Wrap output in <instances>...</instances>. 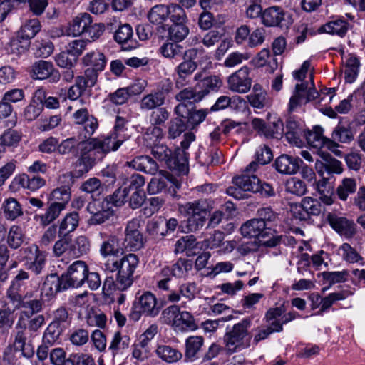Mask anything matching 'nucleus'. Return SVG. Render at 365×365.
I'll return each instance as SVG.
<instances>
[{"label": "nucleus", "mask_w": 365, "mask_h": 365, "mask_svg": "<svg viewBox=\"0 0 365 365\" xmlns=\"http://www.w3.org/2000/svg\"><path fill=\"white\" fill-rule=\"evenodd\" d=\"M139 264V258L135 254L130 253L121 258L113 257L108 259L104 263L105 270L117 272L115 280L113 278H106L103 289L108 294L113 291H125L128 289L134 282V274Z\"/></svg>", "instance_id": "f257e3e1"}, {"label": "nucleus", "mask_w": 365, "mask_h": 365, "mask_svg": "<svg viewBox=\"0 0 365 365\" xmlns=\"http://www.w3.org/2000/svg\"><path fill=\"white\" fill-rule=\"evenodd\" d=\"M252 319L243 318L232 327L227 326L223 336L224 349L229 355L240 352L250 346L252 334L250 329Z\"/></svg>", "instance_id": "f03ea898"}, {"label": "nucleus", "mask_w": 365, "mask_h": 365, "mask_svg": "<svg viewBox=\"0 0 365 365\" xmlns=\"http://www.w3.org/2000/svg\"><path fill=\"white\" fill-rule=\"evenodd\" d=\"M133 311L130 317L138 320L142 314L155 317L160 313L161 306L158 304L156 297L150 292H145L137 297L133 304Z\"/></svg>", "instance_id": "7ed1b4c3"}, {"label": "nucleus", "mask_w": 365, "mask_h": 365, "mask_svg": "<svg viewBox=\"0 0 365 365\" xmlns=\"http://www.w3.org/2000/svg\"><path fill=\"white\" fill-rule=\"evenodd\" d=\"M172 88L173 85L170 81L162 82L157 89L142 97L139 103L140 108L143 111H150L163 107Z\"/></svg>", "instance_id": "20e7f679"}, {"label": "nucleus", "mask_w": 365, "mask_h": 365, "mask_svg": "<svg viewBox=\"0 0 365 365\" xmlns=\"http://www.w3.org/2000/svg\"><path fill=\"white\" fill-rule=\"evenodd\" d=\"M66 352L61 347L52 349L49 360L52 365H96L93 357L86 354H71L66 358Z\"/></svg>", "instance_id": "39448f33"}, {"label": "nucleus", "mask_w": 365, "mask_h": 365, "mask_svg": "<svg viewBox=\"0 0 365 365\" xmlns=\"http://www.w3.org/2000/svg\"><path fill=\"white\" fill-rule=\"evenodd\" d=\"M126 140L124 134L111 132L103 139L91 138L88 143L96 150L99 155V159L111 152L116 151Z\"/></svg>", "instance_id": "423d86ee"}, {"label": "nucleus", "mask_w": 365, "mask_h": 365, "mask_svg": "<svg viewBox=\"0 0 365 365\" xmlns=\"http://www.w3.org/2000/svg\"><path fill=\"white\" fill-rule=\"evenodd\" d=\"M262 24L266 27L287 29L292 24L289 15L280 6L265 9L262 15Z\"/></svg>", "instance_id": "0eeeda50"}, {"label": "nucleus", "mask_w": 365, "mask_h": 365, "mask_svg": "<svg viewBox=\"0 0 365 365\" xmlns=\"http://www.w3.org/2000/svg\"><path fill=\"white\" fill-rule=\"evenodd\" d=\"M26 267L34 274H41L46 266V255L36 245H31L22 250Z\"/></svg>", "instance_id": "6e6552de"}, {"label": "nucleus", "mask_w": 365, "mask_h": 365, "mask_svg": "<svg viewBox=\"0 0 365 365\" xmlns=\"http://www.w3.org/2000/svg\"><path fill=\"white\" fill-rule=\"evenodd\" d=\"M250 72V68L245 66L232 73L227 78L228 88L237 93H247L250 90L252 83Z\"/></svg>", "instance_id": "1a4fd4ad"}, {"label": "nucleus", "mask_w": 365, "mask_h": 365, "mask_svg": "<svg viewBox=\"0 0 365 365\" xmlns=\"http://www.w3.org/2000/svg\"><path fill=\"white\" fill-rule=\"evenodd\" d=\"M327 220L331 227L341 235L351 237L356 234V225L354 221L340 212L336 211L328 212Z\"/></svg>", "instance_id": "9d476101"}, {"label": "nucleus", "mask_w": 365, "mask_h": 365, "mask_svg": "<svg viewBox=\"0 0 365 365\" xmlns=\"http://www.w3.org/2000/svg\"><path fill=\"white\" fill-rule=\"evenodd\" d=\"M96 241L99 245V253L103 257H117L122 251L120 239L115 235L101 231L98 233Z\"/></svg>", "instance_id": "9b49d317"}, {"label": "nucleus", "mask_w": 365, "mask_h": 365, "mask_svg": "<svg viewBox=\"0 0 365 365\" xmlns=\"http://www.w3.org/2000/svg\"><path fill=\"white\" fill-rule=\"evenodd\" d=\"M88 267L85 262L77 260L71 264L66 272L62 274L68 288L80 287L86 281Z\"/></svg>", "instance_id": "f8f14e48"}, {"label": "nucleus", "mask_w": 365, "mask_h": 365, "mask_svg": "<svg viewBox=\"0 0 365 365\" xmlns=\"http://www.w3.org/2000/svg\"><path fill=\"white\" fill-rule=\"evenodd\" d=\"M140 220L133 218L128 221L125 229V238L123 244L126 249L130 251H136L143 246V235L139 230Z\"/></svg>", "instance_id": "ddd939ff"}, {"label": "nucleus", "mask_w": 365, "mask_h": 365, "mask_svg": "<svg viewBox=\"0 0 365 365\" xmlns=\"http://www.w3.org/2000/svg\"><path fill=\"white\" fill-rule=\"evenodd\" d=\"M30 278L29 273L23 269H18L15 276L11 281L9 288L6 289V297L12 303L17 299H20L26 293L28 287V281Z\"/></svg>", "instance_id": "4468645a"}, {"label": "nucleus", "mask_w": 365, "mask_h": 365, "mask_svg": "<svg viewBox=\"0 0 365 365\" xmlns=\"http://www.w3.org/2000/svg\"><path fill=\"white\" fill-rule=\"evenodd\" d=\"M86 148H81V155L75 164V175L80 177L87 173L95 165L96 160H99V155L95 149L87 142Z\"/></svg>", "instance_id": "2eb2a0df"}, {"label": "nucleus", "mask_w": 365, "mask_h": 365, "mask_svg": "<svg viewBox=\"0 0 365 365\" xmlns=\"http://www.w3.org/2000/svg\"><path fill=\"white\" fill-rule=\"evenodd\" d=\"M68 288L61 275L59 277L56 273L48 274L41 287V297H47L50 299L54 297L58 293L64 292Z\"/></svg>", "instance_id": "dca6fc26"}, {"label": "nucleus", "mask_w": 365, "mask_h": 365, "mask_svg": "<svg viewBox=\"0 0 365 365\" xmlns=\"http://www.w3.org/2000/svg\"><path fill=\"white\" fill-rule=\"evenodd\" d=\"M272 231L271 227H267L265 222L258 217L247 220L240 227L242 235L247 237L264 239L268 237Z\"/></svg>", "instance_id": "f3484780"}, {"label": "nucleus", "mask_w": 365, "mask_h": 365, "mask_svg": "<svg viewBox=\"0 0 365 365\" xmlns=\"http://www.w3.org/2000/svg\"><path fill=\"white\" fill-rule=\"evenodd\" d=\"M31 77L39 80L48 78L50 83H56L61 79V73L51 62L40 60L32 66Z\"/></svg>", "instance_id": "a211bd4d"}, {"label": "nucleus", "mask_w": 365, "mask_h": 365, "mask_svg": "<svg viewBox=\"0 0 365 365\" xmlns=\"http://www.w3.org/2000/svg\"><path fill=\"white\" fill-rule=\"evenodd\" d=\"M174 112L177 116L182 117L186 120L187 124L192 128L203 122L208 114L207 109H190L187 104L183 103L178 104L175 107Z\"/></svg>", "instance_id": "6ab92c4d"}, {"label": "nucleus", "mask_w": 365, "mask_h": 365, "mask_svg": "<svg viewBox=\"0 0 365 365\" xmlns=\"http://www.w3.org/2000/svg\"><path fill=\"white\" fill-rule=\"evenodd\" d=\"M130 342L131 339L128 335L120 331H115L108 346V350L113 358L118 359L123 358L128 352Z\"/></svg>", "instance_id": "aec40b11"}, {"label": "nucleus", "mask_w": 365, "mask_h": 365, "mask_svg": "<svg viewBox=\"0 0 365 365\" xmlns=\"http://www.w3.org/2000/svg\"><path fill=\"white\" fill-rule=\"evenodd\" d=\"M74 123L83 125L84 138H90L98 126L97 119L86 108H80L73 113Z\"/></svg>", "instance_id": "412c9836"}, {"label": "nucleus", "mask_w": 365, "mask_h": 365, "mask_svg": "<svg viewBox=\"0 0 365 365\" xmlns=\"http://www.w3.org/2000/svg\"><path fill=\"white\" fill-rule=\"evenodd\" d=\"M302 164L303 160L299 157L283 154L277 158L274 165L279 173L293 175L299 171Z\"/></svg>", "instance_id": "4be33fe9"}, {"label": "nucleus", "mask_w": 365, "mask_h": 365, "mask_svg": "<svg viewBox=\"0 0 365 365\" xmlns=\"http://www.w3.org/2000/svg\"><path fill=\"white\" fill-rule=\"evenodd\" d=\"M197 65L193 61H184L175 69L177 74L175 84L178 88H182L190 83V78L193 72L197 69Z\"/></svg>", "instance_id": "5701e85b"}, {"label": "nucleus", "mask_w": 365, "mask_h": 365, "mask_svg": "<svg viewBox=\"0 0 365 365\" xmlns=\"http://www.w3.org/2000/svg\"><path fill=\"white\" fill-rule=\"evenodd\" d=\"M34 292H26L20 299L12 302L17 308H24L27 309V314L34 315L40 312L43 309V300L41 299H31Z\"/></svg>", "instance_id": "b1692460"}, {"label": "nucleus", "mask_w": 365, "mask_h": 365, "mask_svg": "<svg viewBox=\"0 0 365 365\" xmlns=\"http://www.w3.org/2000/svg\"><path fill=\"white\" fill-rule=\"evenodd\" d=\"M211 207V201L199 199L178 205V211L184 215H205Z\"/></svg>", "instance_id": "393cba45"}, {"label": "nucleus", "mask_w": 365, "mask_h": 365, "mask_svg": "<svg viewBox=\"0 0 365 365\" xmlns=\"http://www.w3.org/2000/svg\"><path fill=\"white\" fill-rule=\"evenodd\" d=\"M91 16L88 13H81L69 24L66 33L68 36H78L85 35L91 24Z\"/></svg>", "instance_id": "a878e982"}, {"label": "nucleus", "mask_w": 365, "mask_h": 365, "mask_svg": "<svg viewBox=\"0 0 365 365\" xmlns=\"http://www.w3.org/2000/svg\"><path fill=\"white\" fill-rule=\"evenodd\" d=\"M205 339L202 336H190L185 342V357L188 361H194L199 358V354L204 346Z\"/></svg>", "instance_id": "bb28decb"}, {"label": "nucleus", "mask_w": 365, "mask_h": 365, "mask_svg": "<svg viewBox=\"0 0 365 365\" xmlns=\"http://www.w3.org/2000/svg\"><path fill=\"white\" fill-rule=\"evenodd\" d=\"M87 142L79 141L75 137L68 138L58 141L57 147V153L63 156H77L78 150L83 148H86Z\"/></svg>", "instance_id": "cd10ccee"}, {"label": "nucleus", "mask_w": 365, "mask_h": 365, "mask_svg": "<svg viewBox=\"0 0 365 365\" xmlns=\"http://www.w3.org/2000/svg\"><path fill=\"white\" fill-rule=\"evenodd\" d=\"M167 167L179 175H185L188 171V160L184 150L177 149L170 156Z\"/></svg>", "instance_id": "c85d7f7f"}, {"label": "nucleus", "mask_w": 365, "mask_h": 365, "mask_svg": "<svg viewBox=\"0 0 365 365\" xmlns=\"http://www.w3.org/2000/svg\"><path fill=\"white\" fill-rule=\"evenodd\" d=\"M128 165L133 169L150 175H155L159 168L158 163L148 155L137 156Z\"/></svg>", "instance_id": "c756f323"}, {"label": "nucleus", "mask_w": 365, "mask_h": 365, "mask_svg": "<svg viewBox=\"0 0 365 365\" xmlns=\"http://www.w3.org/2000/svg\"><path fill=\"white\" fill-rule=\"evenodd\" d=\"M14 351L20 352L23 357L31 359L35 354L34 346L28 335L14 336L11 347Z\"/></svg>", "instance_id": "7c9ffc66"}, {"label": "nucleus", "mask_w": 365, "mask_h": 365, "mask_svg": "<svg viewBox=\"0 0 365 365\" xmlns=\"http://www.w3.org/2000/svg\"><path fill=\"white\" fill-rule=\"evenodd\" d=\"M354 138L351 123L349 121L339 120L332 131L331 139L341 143H349Z\"/></svg>", "instance_id": "2f4dec72"}, {"label": "nucleus", "mask_w": 365, "mask_h": 365, "mask_svg": "<svg viewBox=\"0 0 365 365\" xmlns=\"http://www.w3.org/2000/svg\"><path fill=\"white\" fill-rule=\"evenodd\" d=\"M133 29L130 25L125 24L119 26L114 35L115 40L122 44L123 49L130 50L136 47V42L133 39Z\"/></svg>", "instance_id": "473e14b6"}, {"label": "nucleus", "mask_w": 365, "mask_h": 365, "mask_svg": "<svg viewBox=\"0 0 365 365\" xmlns=\"http://www.w3.org/2000/svg\"><path fill=\"white\" fill-rule=\"evenodd\" d=\"M15 181L23 188L34 192L46 185V180L39 175H29L23 173L15 178Z\"/></svg>", "instance_id": "72a5a7b5"}, {"label": "nucleus", "mask_w": 365, "mask_h": 365, "mask_svg": "<svg viewBox=\"0 0 365 365\" xmlns=\"http://www.w3.org/2000/svg\"><path fill=\"white\" fill-rule=\"evenodd\" d=\"M316 190L319 195L320 200L326 205H331L334 202V189L327 178H322L316 183Z\"/></svg>", "instance_id": "f704fd0d"}, {"label": "nucleus", "mask_w": 365, "mask_h": 365, "mask_svg": "<svg viewBox=\"0 0 365 365\" xmlns=\"http://www.w3.org/2000/svg\"><path fill=\"white\" fill-rule=\"evenodd\" d=\"M192 268V263L190 260L187 259L180 258L171 268L166 267L162 269V274L163 276H173L178 278L184 277L187 274V272Z\"/></svg>", "instance_id": "c9c22d12"}, {"label": "nucleus", "mask_w": 365, "mask_h": 365, "mask_svg": "<svg viewBox=\"0 0 365 365\" xmlns=\"http://www.w3.org/2000/svg\"><path fill=\"white\" fill-rule=\"evenodd\" d=\"M349 29V24L342 19H337L331 21L324 25H322L319 29L320 33H327L330 34H335L340 37H344L346 34Z\"/></svg>", "instance_id": "e433bc0d"}, {"label": "nucleus", "mask_w": 365, "mask_h": 365, "mask_svg": "<svg viewBox=\"0 0 365 365\" xmlns=\"http://www.w3.org/2000/svg\"><path fill=\"white\" fill-rule=\"evenodd\" d=\"M1 208L7 220L14 221L24 215L21 205L14 197L6 199L3 202Z\"/></svg>", "instance_id": "4c0bfd02"}, {"label": "nucleus", "mask_w": 365, "mask_h": 365, "mask_svg": "<svg viewBox=\"0 0 365 365\" xmlns=\"http://www.w3.org/2000/svg\"><path fill=\"white\" fill-rule=\"evenodd\" d=\"M41 25L38 19H26L18 31L19 37L30 41L41 31Z\"/></svg>", "instance_id": "58836bf2"}, {"label": "nucleus", "mask_w": 365, "mask_h": 365, "mask_svg": "<svg viewBox=\"0 0 365 365\" xmlns=\"http://www.w3.org/2000/svg\"><path fill=\"white\" fill-rule=\"evenodd\" d=\"M82 62L85 66L97 71H103L107 61L103 53L98 51H93L87 53L83 57Z\"/></svg>", "instance_id": "ea45409f"}, {"label": "nucleus", "mask_w": 365, "mask_h": 365, "mask_svg": "<svg viewBox=\"0 0 365 365\" xmlns=\"http://www.w3.org/2000/svg\"><path fill=\"white\" fill-rule=\"evenodd\" d=\"M303 129L293 117L289 116L286 120L284 127L285 136L290 143L298 144L302 135Z\"/></svg>", "instance_id": "a19ab883"}, {"label": "nucleus", "mask_w": 365, "mask_h": 365, "mask_svg": "<svg viewBox=\"0 0 365 365\" xmlns=\"http://www.w3.org/2000/svg\"><path fill=\"white\" fill-rule=\"evenodd\" d=\"M91 249V243L85 235L77 237L73 242H70L69 256L73 258L80 257L88 253Z\"/></svg>", "instance_id": "79ce46f5"}, {"label": "nucleus", "mask_w": 365, "mask_h": 365, "mask_svg": "<svg viewBox=\"0 0 365 365\" xmlns=\"http://www.w3.org/2000/svg\"><path fill=\"white\" fill-rule=\"evenodd\" d=\"M79 224V215L72 212L66 215L59 224L58 236H68L76 230Z\"/></svg>", "instance_id": "37998d69"}, {"label": "nucleus", "mask_w": 365, "mask_h": 365, "mask_svg": "<svg viewBox=\"0 0 365 365\" xmlns=\"http://www.w3.org/2000/svg\"><path fill=\"white\" fill-rule=\"evenodd\" d=\"M155 354L162 361L169 364L178 362L182 358L180 351L168 345H159Z\"/></svg>", "instance_id": "c03bdc74"}, {"label": "nucleus", "mask_w": 365, "mask_h": 365, "mask_svg": "<svg viewBox=\"0 0 365 365\" xmlns=\"http://www.w3.org/2000/svg\"><path fill=\"white\" fill-rule=\"evenodd\" d=\"M307 83H297L295 86V89L292 96L289 99L288 104V113H292L297 108L300 106L302 103H307L306 96H307Z\"/></svg>", "instance_id": "a18cd8bd"}, {"label": "nucleus", "mask_w": 365, "mask_h": 365, "mask_svg": "<svg viewBox=\"0 0 365 365\" xmlns=\"http://www.w3.org/2000/svg\"><path fill=\"white\" fill-rule=\"evenodd\" d=\"M315 168L321 175H323L324 172H327L328 174H340L343 172L341 162L332 158L327 159L325 163L317 160Z\"/></svg>", "instance_id": "49530a36"}, {"label": "nucleus", "mask_w": 365, "mask_h": 365, "mask_svg": "<svg viewBox=\"0 0 365 365\" xmlns=\"http://www.w3.org/2000/svg\"><path fill=\"white\" fill-rule=\"evenodd\" d=\"M173 329L175 331H193L197 329V325L195 323L194 317L190 312L179 311V315L177 317Z\"/></svg>", "instance_id": "de8ad7c7"}, {"label": "nucleus", "mask_w": 365, "mask_h": 365, "mask_svg": "<svg viewBox=\"0 0 365 365\" xmlns=\"http://www.w3.org/2000/svg\"><path fill=\"white\" fill-rule=\"evenodd\" d=\"M80 190L82 192L90 194L92 199L98 197L104 191V184L101 181L96 178H90L84 181L81 187Z\"/></svg>", "instance_id": "09e8293b"}, {"label": "nucleus", "mask_w": 365, "mask_h": 365, "mask_svg": "<svg viewBox=\"0 0 365 365\" xmlns=\"http://www.w3.org/2000/svg\"><path fill=\"white\" fill-rule=\"evenodd\" d=\"M72 317L68 310L64 307H61L54 311L51 324L66 331L70 327Z\"/></svg>", "instance_id": "8fccbe9b"}, {"label": "nucleus", "mask_w": 365, "mask_h": 365, "mask_svg": "<svg viewBox=\"0 0 365 365\" xmlns=\"http://www.w3.org/2000/svg\"><path fill=\"white\" fill-rule=\"evenodd\" d=\"M323 133L324 129L319 125L314 126L312 130L308 131L306 138L310 146L317 149L324 147L327 140L329 138L324 136Z\"/></svg>", "instance_id": "3c124183"}, {"label": "nucleus", "mask_w": 365, "mask_h": 365, "mask_svg": "<svg viewBox=\"0 0 365 365\" xmlns=\"http://www.w3.org/2000/svg\"><path fill=\"white\" fill-rule=\"evenodd\" d=\"M259 179L255 175H242L233 178V183L239 186L244 192L250 191L255 193L257 190V183Z\"/></svg>", "instance_id": "603ef678"}, {"label": "nucleus", "mask_w": 365, "mask_h": 365, "mask_svg": "<svg viewBox=\"0 0 365 365\" xmlns=\"http://www.w3.org/2000/svg\"><path fill=\"white\" fill-rule=\"evenodd\" d=\"M222 84V81L216 76H210L204 78L198 83L200 88L199 91L200 96L203 98L210 92L217 91L221 87Z\"/></svg>", "instance_id": "864d4df0"}, {"label": "nucleus", "mask_w": 365, "mask_h": 365, "mask_svg": "<svg viewBox=\"0 0 365 365\" xmlns=\"http://www.w3.org/2000/svg\"><path fill=\"white\" fill-rule=\"evenodd\" d=\"M64 210L65 208L63 207L62 205H58L56 202H49V205L46 209V212L43 215H38L36 217L40 220V224L45 227L50 225L57 219L61 212Z\"/></svg>", "instance_id": "5fc2aeb1"}, {"label": "nucleus", "mask_w": 365, "mask_h": 365, "mask_svg": "<svg viewBox=\"0 0 365 365\" xmlns=\"http://www.w3.org/2000/svg\"><path fill=\"white\" fill-rule=\"evenodd\" d=\"M188 218L181 222L180 227L184 232H195L205 224V215H187Z\"/></svg>", "instance_id": "6e6d98bb"}, {"label": "nucleus", "mask_w": 365, "mask_h": 365, "mask_svg": "<svg viewBox=\"0 0 365 365\" xmlns=\"http://www.w3.org/2000/svg\"><path fill=\"white\" fill-rule=\"evenodd\" d=\"M168 18V5L157 4L148 14V19L153 24H161Z\"/></svg>", "instance_id": "4d7b16f0"}, {"label": "nucleus", "mask_w": 365, "mask_h": 365, "mask_svg": "<svg viewBox=\"0 0 365 365\" xmlns=\"http://www.w3.org/2000/svg\"><path fill=\"white\" fill-rule=\"evenodd\" d=\"M359 66L360 62L358 58L350 55L344 68V78L346 83H351L355 81L359 73Z\"/></svg>", "instance_id": "13d9d810"}, {"label": "nucleus", "mask_w": 365, "mask_h": 365, "mask_svg": "<svg viewBox=\"0 0 365 365\" xmlns=\"http://www.w3.org/2000/svg\"><path fill=\"white\" fill-rule=\"evenodd\" d=\"M178 42H165L159 48V52L167 58H181L183 55V47Z\"/></svg>", "instance_id": "bf43d9fd"}, {"label": "nucleus", "mask_w": 365, "mask_h": 365, "mask_svg": "<svg viewBox=\"0 0 365 365\" xmlns=\"http://www.w3.org/2000/svg\"><path fill=\"white\" fill-rule=\"evenodd\" d=\"M356 190V182L355 179L346 178L338 185L336 193L338 197L343 201L347 200L349 195L354 194Z\"/></svg>", "instance_id": "052dcab7"}, {"label": "nucleus", "mask_w": 365, "mask_h": 365, "mask_svg": "<svg viewBox=\"0 0 365 365\" xmlns=\"http://www.w3.org/2000/svg\"><path fill=\"white\" fill-rule=\"evenodd\" d=\"M71 200V190L68 186H62L54 189L51 193L49 202H56L66 208V205Z\"/></svg>", "instance_id": "680f3d73"}, {"label": "nucleus", "mask_w": 365, "mask_h": 365, "mask_svg": "<svg viewBox=\"0 0 365 365\" xmlns=\"http://www.w3.org/2000/svg\"><path fill=\"white\" fill-rule=\"evenodd\" d=\"M25 239V235L21 227L12 225L7 235V243L12 249H17L21 247Z\"/></svg>", "instance_id": "e2e57ef3"}, {"label": "nucleus", "mask_w": 365, "mask_h": 365, "mask_svg": "<svg viewBox=\"0 0 365 365\" xmlns=\"http://www.w3.org/2000/svg\"><path fill=\"white\" fill-rule=\"evenodd\" d=\"M175 98L177 101L180 102V103H183L185 104H186V103H198L202 99L200 92L196 91L191 87H187L180 91L175 95Z\"/></svg>", "instance_id": "0e129e2a"}, {"label": "nucleus", "mask_w": 365, "mask_h": 365, "mask_svg": "<svg viewBox=\"0 0 365 365\" xmlns=\"http://www.w3.org/2000/svg\"><path fill=\"white\" fill-rule=\"evenodd\" d=\"M189 34L186 24H172L168 29V37L174 42H180Z\"/></svg>", "instance_id": "69168bd1"}, {"label": "nucleus", "mask_w": 365, "mask_h": 365, "mask_svg": "<svg viewBox=\"0 0 365 365\" xmlns=\"http://www.w3.org/2000/svg\"><path fill=\"white\" fill-rule=\"evenodd\" d=\"M187 128L185 120L182 117H176L169 123L168 134L171 139H175L184 133Z\"/></svg>", "instance_id": "338daca9"}, {"label": "nucleus", "mask_w": 365, "mask_h": 365, "mask_svg": "<svg viewBox=\"0 0 365 365\" xmlns=\"http://www.w3.org/2000/svg\"><path fill=\"white\" fill-rule=\"evenodd\" d=\"M345 162L349 169L355 172L365 167V158L359 152L353 151L345 155Z\"/></svg>", "instance_id": "774afa93"}]
</instances>
